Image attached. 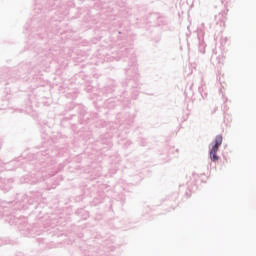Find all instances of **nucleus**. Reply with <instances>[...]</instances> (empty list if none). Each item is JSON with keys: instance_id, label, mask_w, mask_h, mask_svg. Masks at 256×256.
<instances>
[{"instance_id": "f257e3e1", "label": "nucleus", "mask_w": 256, "mask_h": 256, "mask_svg": "<svg viewBox=\"0 0 256 256\" xmlns=\"http://www.w3.org/2000/svg\"><path fill=\"white\" fill-rule=\"evenodd\" d=\"M223 144V136L218 135L215 138V144L209 151L211 161H219V156H217V151H219V147Z\"/></svg>"}]
</instances>
